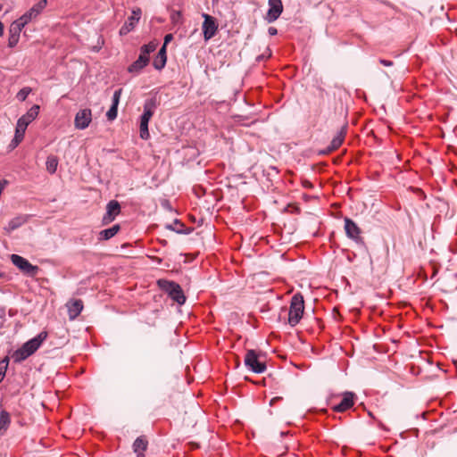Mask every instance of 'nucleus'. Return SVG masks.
Masks as SVG:
<instances>
[{
	"label": "nucleus",
	"instance_id": "6",
	"mask_svg": "<svg viewBox=\"0 0 457 457\" xmlns=\"http://www.w3.org/2000/svg\"><path fill=\"white\" fill-rule=\"evenodd\" d=\"M11 261L21 272L29 277H35L39 271L38 266L32 265L27 259L18 254H12Z\"/></svg>",
	"mask_w": 457,
	"mask_h": 457
},
{
	"label": "nucleus",
	"instance_id": "35",
	"mask_svg": "<svg viewBox=\"0 0 457 457\" xmlns=\"http://www.w3.org/2000/svg\"><path fill=\"white\" fill-rule=\"evenodd\" d=\"M23 15L27 16V20H29V21L32 19L37 17V14L34 12V11L31 8L28 12H26Z\"/></svg>",
	"mask_w": 457,
	"mask_h": 457
},
{
	"label": "nucleus",
	"instance_id": "5",
	"mask_svg": "<svg viewBox=\"0 0 457 457\" xmlns=\"http://www.w3.org/2000/svg\"><path fill=\"white\" fill-rule=\"evenodd\" d=\"M245 365L254 373H262L267 368L265 362L260 361V355L253 349L247 350Z\"/></svg>",
	"mask_w": 457,
	"mask_h": 457
},
{
	"label": "nucleus",
	"instance_id": "8",
	"mask_svg": "<svg viewBox=\"0 0 457 457\" xmlns=\"http://www.w3.org/2000/svg\"><path fill=\"white\" fill-rule=\"evenodd\" d=\"M341 401L339 403L332 406V411L335 412H345L351 409L357 399L356 395L351 391H345L341 395Z\"/></svg>",
	"mask_w": 457,
	"mask_h": 457
},
{
	"label": "nucleus",
	"instance_id": "40",
	"mask_svg": "<svg viewBox=\"0 0 457 457\" xmlns=\"http://www.w3.org/2000/svg\"><path fill=\"white\" fill-rule=\"evenodd\" d=\"M281 399H282V397H278V396H277V397H274V398H272V399L270 400V404L272 406V405H274V404H275V403H276V402H278V401H280Z\"/></svg>",
	"mask_w": 457,
	"mask_h": 457
},
{
	"label": "nucleus",
	"instance_id": "23",
	"mask_svg": "<svg viewBox=\"0 0 457 457\" xmlns=\"http://www.w3.org/2000/svg\"><path fill=\"white\" fill-rule=\"evenodd\" d=\"M58 163H59V161L55 155H49L46 162V170L50 174L55 173L57 167H58Z\"/></svg>",
	"mask_w": 457,
	"mask_h": 457
},
{
	"label": "nucleus",
	"instance_id": "37",
	"mask_svg": "<svg viewBox=\"0 0 457 457\" xmlns=\"http://www.w3.org/2000/svg\"><path fill=\"white\" fill-rule=\"evenodd\" d=\"M172 38H173L172 34H167V35H165V37H164V43H163V45H162V46H165V48H166V47H167L168 43H169V42H170V41L172 40Z\"/></svg>",
	"mask_w": 457,
	"mask_h": 457
},
{
	"label": "nucleus",
	"instance_id": "7",
	"mask_svg": "<svg viewBox=\"0 0 457 457\" xmlns=\"http://www.w3.org/2000/svg\"><path fill=\"white\" fill-rule=\"evenodd\" d=\"M345 231L350 239L354 241L356 244L364 245V239L361 237V228L350 218L345 217Z\"/></svg>",
	"mask_w": 457,
	"mask_h": 457
},
{
	"label": "nucleus",
	"instance_id": "39",
	"mask_svg": "<svg viewBox=\"0 0 457 457\" xmlns=\"http://www.w3.org/2000/svg\"><path fill=\"white\" fill-rule=\"evenodd\" d=\"M268 33L270 35V36H275L278 34V29L274 27H270L269 29H268Z\"/></svg>",
	"mask_w": 457,
	"mask_h": 457
},
{
	"label": "nucleus",
	"instance_id": "12",
	"mask_svg": "<svg viewBox=\"0 0 457 457\" xmlns=\"http://www.w3.org/2000/svg\"><path fill=\"white\" fill-rule=\"evenodd\" d=\"M141 9L136 8L132 11V14L128 18L125 23L120 29V35L125 36L134 29L136 24L141 18Z\"/></svg>",
	"mask_w": 457,
	"mask_h": 457
},
{
	"label": "nucleus",
	"instance_id": "34",
	"mask_svg": "<svg viewBox=\"0 0 457 457\" xmlns=\"http://www.w3.org/2000/svg\"><path fill=\"white\" fill-rule=\"evenodd\" d=\"M15 22L17 24H19V26L23 29L25 27L26 24H28L29 22V20H27V16H21L18 20L15 21Z\"/></svg>",
	"mask_w": 457,
	"mask_h": 457
},
{
	"label": "nucleus",
	"instance_id": "38",
	"mask_svg": "<svg viewBox=\"0 0 457 457\" xmlns=\"http://www.w3.org/2000/svg\"><path fill=\"white\" fill-rule=\"evenodd\" d=\"M302 184H303V187H305V188H312L313 187L312 183L307 179H303L302 181Z\"/></svg>",
	"mask_w": 457,
	"mask_h": 457
},
{
	"label": "nucleus",
	"instance_id": "14",
	"mask_svg": "<svg viewBox=\"0 0 457 457\" xmlns=\"http://www.w3.org/2000/svg\"><path fill=\"white\" fill-rule=\"evenodd\" d=\"M346 131H347V124H345L344 126H342V128L340 129V130L338 131L337 136H335L333 137L329 145L325 150L321 151L320 154H328L336 151L337 149H338L345 140Z\"/></svg>",
	"mask_w": 457,
	"mask_h": 457
},
{
	"label": "nucleus",
	"instance_id": "13",
	"mask_svg": "<svg viewBox=\"0 0 457 457\" xmlns=\"http://www.w3.org/2000/svg\"><path fill=\"white\" fill-rule=\"evenodd\" d=\"M283 12V4L281 0H269V10L266 13L265 20L269 22H274L278 19Z\"/></svg>",
	"mask_w": 457,
	"mask_h": 457
},
{
	"label": "nucleus",
	"instance_id": "25",
	"mask_svg": "<svg viewBox=\"0 0 457 457\" xmlns=\"http://www.w3.org/2000/svg\"><path fill=\"white\" fill-rule=\"evenodd\" d=\"M157 44L154 42H149L148 44L143 45L140 48V54L145 57H149V54L156 49Z\"/></svg>",
	"mask_w": 457,
	"mask_h": 457
},
{
	"label": "nucleus",
	"instance_id": "16",
	"mask_svg": "<svg viewBox=\"0 0 457 457\" xmlns=\"http://www.w3.org/2000/svg\"><path fill=\"white\" fill-rule=\"evenodd\" d=\"M68 314L71 320L76 319L83 310V302L81 299H71L67 304Z\"/></svg>",
	"mask_w": 457,
	"mask_h": 457
},
{
	"label": "nucleus",
	"instance_id": "36",
	"mask_svg": "<svg viewBox=\"0 0 457 457\" xmlns=\"http://www.w3.org/2000/svg\"><path fill=\"white\" fill-rule=\"evenodd\" d=\"M379 62L382 65L386 66V67H391L394 64V62L392 61L386 60V59H379Z\"/></svg>",
	"mask_w": 457,
	"mask_h": 457
},
{
	"label": "nucleus",
	"instance_id": "9",
	"mask_svg": "<svg viewBox=\"0 0 457 457\" xmlns=\"http://www.w3.org/2000/svg\"><path fill=\"white\" fill-rule=\"evenodd\" d=\"M203 17L204 19L202 26L204 38L205 41H208L213 37L218 31V24L216 19L209 14L204 13Z\"/></svg>",
	"mask_w": 457,
	"mask_h": 457
},
{
	"label": "nucleus",
	"instance_id": "2",
	"mask_svg": "<svg viewBox=\"0 0 457 457\" xmlns=\"http://www.w3.org/2000/svg\"><path fill=\"white\" fill-rule=\"evenodd\" d=\"M47 337V332L42 331L37 337L24 343L21 347L14 351L12 358L14 362H21L32 355Z\"/></svg>",
	"mask_w": 457,
	"mask_h": 457
},
{
	"label": "nucleus",
	"instance_id": "3",
	"mask_svg": "<svg viewBox=\"0 0 457 457\" xmlns=\"http://www.w3.org/2000/svg\"><path fill=\"white\" fill-rule=\"evenodd\" d=\"M157 285L160 289L168 294V295L179 305H182L186 302V296L184 292L175 281L161 278L157 280Z\"/></svg>",
	"mask_w": 457,
	"mask_h": 457
},
{
	"label": "nucleus",
	"instance_id": "26",
	"mask_svg": "<svg viewBox=\"0 0 457 457\" xmlns=\"http://www.w3.org/2000/svg\"><path fill=\"white\" fill-rule=\"evenodd\" d=\"M9 358L6 356L0 361V383L3 381L8 367Z\"/></svg>",
	"mask_w": 457,
	"mask_h": 457
},
{
	"label": "nucleus",
	"instance_id": "17",
	"mask_svg": "<svg viewBox=\"0 0 457 457\" xmlns=\"http://www.w3.org/2000/svg\"><path fill=\"white\" fill-rule=\"evenodd\" d=\"M148 447V440L145 436H140L133 443L132 448L137 457H145V452Z\"/></svg>",
	"mask_w": 457,
	"mask_h": 457
},
{
	"label": "nucleus",
	"instance_id": "24",
	"mask_svg": "<svg viewBox=\"0 0 457 457\" xmlns=\"http://www.w3.org/2000/svg\"><path fill=\"white\" fill-rule=\"evenodd\" d=\"M170 21L174 26L182 25L184 22L182 12L173 10L170 12Z\"/></svg>",
	"mask_w": 457,
	"mask_h": 457
},
{
	"label": "nucleus",
	"instance_id": "42",
	"mask_svg": "<svg viewBox=\"0 0 457 457\" xmlns=\"http://www.w3.org/2000/svg\"><path fill=\"white\" fill-rule=\"evenodd\" d=\"M261 59H262V55L257 57V61H260Z\"/></svg>",
	"mask_w": 457,
	"mask_h": 457
},
{
	"label": "nucleus",
	"instance_id": "28",
	"mask_svg": "<svg viewBox=\"0 0 457 457\" xmlns=\"http://www.w3.org/2000/svg\"><path fill=\"white\" fill-rule=\"evenodd\" d=\"M47 0H40L38 3L34 4L31 9L37 14V16L46 7Z\"/></svg>",
	"mask_w": 457,
	"mask_h": 457
},
{
	"label": "nucleus",
	"instance_id": "10",
	"mask_svg": "<svg viewBox=\"0 0 457 457\" xmlns=\"http://www.w3.org/2000/svg\"><path fill=\"white\" fill-rule=\"evenodd\" d=\"M121 206L117 200H111L106 204V212L103 216L102 225L106 226L112 222L115 218L120 213Z\"/></svg>",
	"mask_w": 457,
	"mask_h": 457
},
{
	"label": "nucleus",
	"instance_id": "33",
	"mask_svg": "<svg viewBox=\"0 0 457 457\" xmlns=\"http://www.w3.org/2000/svg\"><path fill=\"white\" fill-rule=\"evenodd\" d=\"M19 38H20V36H16V35L14 36V35L10 34L9 38H8V46L11 48L14 47L18 44Z\"/></svg>",
	"mask_w": 457,
	"mask_h": 457
},
{
	"label": "nucleus",
	"instance_id": "19",
	"mask_svg": "<svg viewBox=\"0 0 457 457\" xmlns=\"http://www.w3.org/2000/svg\"><path fill=\"white\" fill-rule=\"evenodd\" d=\"M149 62V57H145V55L139 54L138 58L132 62L129 68V72H139L142 71Z\"/></svg>",
	"mask_w": 457,
	"mask_h": 457
},
{
	"label": "nucleus",
	"instance_id": "32",
	"mask_svg": "<svg viewBox=\"0 0 457 457\" xmlns=\"http://www.w3.org/2000/svg\"><path fill=\"white\" fill-rule=\"evenodd\" d=\"M118 115V108L115 106H111L108 112H106V117L109 120H113L117 118Z\"/></svg>",
	"mask_w": 457,
	"mask_h": 457
},
{
	"label": "nucleus",
	"instance_id": "18",
	"mask_svg": "<svg viewBox=\"0 0 457 457\" xmlns=\"http://www.w3.org/2000/svg\"><path fill=\"white\" fill-rule=\"evenodd\" d=\"M166 62H167L166 49H165V46H162L161 47V49L159 50L157 55L154 59L153 66L154 67V69L161 71L165 67Z\"/></svg>",
	"mask_w": 457,
	"mask_h": 457
},
{
	"label": "nucleus",
	"instance_id": "22",
	"mask_svg": "<svg viewBox=\"0 0 457 457\" xmlns=\"http://www.w3.org/2000/svg\"><path fill=\"white\" fill-rule=\"evenodd\" d=\"M169 228L179 234H190L193 231L192 228H187L179 220H175L172 225L168 226Z\"/></svg>",
	"mask_w": 457,
	"mask_h": 457
},
{
	"label": "nucleus",
	"instance_id": "21",
	"mask_svg": "<svg viewBox=\"0 0 457 457\" xmlns=\"http://www.w3.org/2000/svg\"><path fill=\"white\" fill-rule=\"evenodd\" d=\"M28 220L29 216L27 215L17 216L9 221L7 229L9 231H13L20 228L21 226H22L23 224H25L28 221Z\"/></svg>",
	"mask_w": 457,
	"mask_h": 457
},
{
	"label": "nucleus",
	"instance_id": "4",
	"mask_svg": "<svg viewBox=\"0 0 457 457\" xmlns=\"http://www.w3.org/2000/svg\"><path fill=\"white\" fill-rule=\"evenodd\" d=\"M304 312V300L302 294L297 293L291 298L289 312H288V324L291 327L296 326Z\"/></svg>",
	"mask_w": 457,
	"mask_h": 457
},
{
	"label": "nucleus",
	"instance_id": "20",
	"mask_svg": "<svg viewBox=\"0 0 457 457\" xmlns=\"http://www.w3.org/2000/svg\"><path fill=\"white\" fill-rule=\"evenodd\" d=\"M120 230V226L119 224H115L112 228H109L100 231L98 239L99 240H109L112 237H113Z\"/></svg>",
	"mask_w": 457,
	"mask_h": 457
},
{
	"label": "nucleus",
	"instance_id": "29",
	"mask_svg": "<svg viewBox=\"0 0 457 457\" xmlns=\"http://www.w3.org/2000/svg\"><path fill=\"white\" fill-rule=\"evenodd\" d=\"M139 133H140V137L142 139L149 138L150 134H149V129H148V123H141L140 122Z\"/></svg>",
	"mask_w": 457,
	"mask_h": 457
},
{
	"label": "nucleus",
	"instance_id": "15",
	"mask_svg": "<svg viewBox=\"0 0 457 457\" xmlns=\"http://www.w3.org/2000/svg\"><path fill=\"white\" fill-rule=\"evenodd\" d=\"M157 106H158V102H157L156 97L154 96L149 99H146L144 103V112L140 117V122L141 123H149Z\"/></svg>",
	"mask_w": 457,
	"mask_h": 457
},
{
	"label": "nucleus",
	"instance_id": "41",
	"mask_svg": "<svg viewBox=\"0 0 457 457\" xmlns=\"http://www.w3.org/2000/svg\"><path fill=\"white\" fill-rule=\"evenodd\" d=\"M4 24L2 21H0V37L4 34Z\"/></svg>",
	"mask_w": 457,
	"mask_h": 457
},
{
	"label": "nucleus",
	"instance_id": "27",
	"mask_svg": "<svg viewBox=\"0 0 457 457\" xmlns=\"http://www.w3.org/2000/svg\"><path fill=\"white\" fill-rule=\"evenodd\" d=\"M31 88L29 87L21 88L16 95V97L19 101L23 102L27 99L28 96L30 94Z\"/></svg>",
	"mask_w": 457,
	"mask_h": 457
},
{
	"label": "nucleus",
	"instance_id": "31",
	"mask_svg": "<svg viewBox=\"0 0 457 457\" xmlns=\"http://www.w3.org/2000/svg\"><path fill=\"white\" fill-rule=\"evenodd\" d=\"M21 30L22 29L19 26V24L13 21L10 26L9 34L20 36Z\"/></svg>",
	"mask_w": 457,
	"mask_h": 457
},
{
	"label": "nucleus",
	"instance_id": "11",
	"mask_svg": "<svg viewBox=\"0 0 457 457\" xmlns=\"http://www.w3.org/2000/svg\"><path fill=\"white\" fill-rule=\"evenodd\" d=\"M92 121V111L88 108L79 110L74 119V126L78 129H87Z\"/></svg>",
	"mask_w": 457,
	"mask_h": 457
},
{
	"label": "nucleus",
	"instance_id": "1",
	"mask_svg": "<svg viewBox=\"0 0 457 457\" xmlns=\"http://www.w3.org/2000/svg\"><path fill=\"white\" fill-rule=\"evenodd\" d=\"M39 105L34 104L24 115L17 121L15 135L9 145L11 150L18 146L23 140L27 127L37 117L39 113Z\"/></svg>",
	"mask_w": 457,
	"mask_h": 457
},
{
	"label": "nucleus",
	"instance_id": "30",
	"mask_svg": "<svg viewBox=\"0 0 457 457\" xmlns=\"http://www.w3.org/2000/svg\"><path fill=\"white\" fill-rule=\"evenodd\" d=\"M121 92H122L121 88H119L114 91L113 96H112V103L111 106H115L116 108H118Z\"/></svg>",
	"mask_w": 457,
	"mask_h": 457
}]
</instances>
